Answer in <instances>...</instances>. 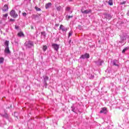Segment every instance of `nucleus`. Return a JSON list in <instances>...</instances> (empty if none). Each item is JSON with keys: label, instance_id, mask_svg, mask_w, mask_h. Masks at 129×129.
Wrapping results in <instances>:
<instances>
[{"label": "nucleus", "instance_id": "nucleus-1", "mask_svg": "<svg viewBox=\"0 0 129 129\" xmlns=\"http://www.w3.org/2000/svg\"><path fill=\"white\" fill-rule=\"evenodd\" d=\"M25 45L27 48H32V47L34 46V43H33V41H26Z\"/></svg>", "mask_w": 129, "mask_h": 129}, {"label": "nucleus", "instance_id": "nucleus-2", "mask_svg": "<svg viewBox=\"0 0 129 129\" xmlns=\"http://www.w3.org/2000/svg\"><path fill=\"white\" fill-rule=\"evenodd\" d=\"M59 31H61L62 33H66L68 31V29L63 25H60L59 26Z\"/></svg>", "mask_w": 129, "mask_h": 129}, {"label": "nucleus", "instance_id": "nucleus-3", "mask_svg": "<svg viewBox=\"0 0 129 129\" xmlns=\"http://www.w3.org/2000/svg\"><path fill=\"white\" fill-rule=\"evenodd\" d=\"M10 15L11 17H12L14 19H16V18L18 17V14H16L15 10H12L10 13Z\"/></svg>", "mask_w": 129, "mask_h": 129}, {"label": "nucleus", "instance_id": "nucleus-4", "mask_svg": "<svg viewBox=\"0 0 129 129\" xmlns=\"http://www.w3.org/2000/svg\"><path fill=\"white\" fill-rule=\"evenodd\" d=\"M52 47L55 51H58L59 50V45L55 43L52 44Z\"/></svg>", "mask_w": 129, "mask_h": 129}, {"label": "nucleus", "instance_id": "nucleus-5", "mask_svg": "<svg viewBox=\"0 0 129 129\" xmlns=\"http://www.w3.org/2000/svg\"><path fill=\"white\" fill-rule=\"evenodd\" d=\"M80 58V59H88V58H89V54L86 53L84 55H81Z\"/></svg>", "mask_w": 129, "mask_h": 129}, {"label": "nucleus", "instance_id": "nucleus-6", "mask_svg": "<svg viewBox=\"0 0 129 129\" xmlns=\"http://www.w3.org/2000/svg\"><path fill=\"white\" fill-rule=\"evenodd\" d=\"M119 63V62L118 61V60L116 59H114V60H113V65H114V66H117V67H118L119 66V65L118 64Z\"/></svg>", "mask_w": 129, "mask_h": 129}, {"label": "nucleus", "instance_id": "nucleus-7", "mask_svg": "<svg viewBox=\"0 0 129 129\" xmlns=\"http://www.w3.org/2000/svg\"><path fill=\"white\" fill-rule=\"evenodd\" d=\"M100 113H104V114L107 113V109H106V108H103L100 111Z\"/></svg>", "mask_w": 129, "mask_h": 129}, {"label": "nucleus", "instance_id": "nucleus-8", "mask_svg": "<svg viewBox=\"0 0 129 129\" xmlns=\"http://www.w3.org/2000/svg\"><path fill=\"white\" fill-rule=\"evenodd\" d=\"M81 13H82V14H89V13H91V10H86L83 11L82 10Z\"/></svg>", "mask_w": 129, "mask_h": 129}, {"label": "nucleus", "instance_id": "nucleus-9", "mask_svg": "<svg viewBox=\"0 0 129 129\" xmlns=\"http://www.w3.org/2000/svg\"><path fill=\"white\" fill-rule=\"evenodd\" d=\"M8 10H9V6H8V5H5L3 9V12H7V11H8Z\"/></svg>", "mask_w": 129, "mask_h": 129}, {"label": "nucleus", "instance_id": "nucleus-10", "mask_svg": "<svg viewBox=\"0 0 129 129\" xmlns=\"http://www.w3.org/2000/svg\"><path fill=\"white\" fill-rule=\"evenodd\" d=\"M97 65L101 66L102 63H103V60L101 59H99L96 62Z\"/></svg>", "mask_w": 129, "mask_h": 129}, {"label": "nucleus", "instance_id": "nucleus-11", "mask_svg": "<svg viewBox=\"0 0 129 129\" xmlns=\"http://www.w3.org/2000/svg\"><path fill=\"white\" fill-rule=\"evenodd\" d=\"M51 6H52V3H48L46 4L45 5V9H49V8L51 7Z\"/></svg>", "mask_w": 129, "mask_h": 129}, {"label": "nucleus", "instance_id": "nucleus-12", "mask_svg": "<svg viewBox=\"0 0 129 129\" xmlns=\"http://www.w3.org/2000/svg\"><path fill=\"white\" fill-rule=\"evenodd\" d=\"M5 53H7V54H10V48L9 47H6L5 50Z\"/></svg>", "mask_w": 129, "mask_h": 129}, {"label": "nucleus", "instance_id": "nucleus-13", "mask_svg": "<svg viewBox=\"0 0 129 129\" xmlns=\"http://www.w3.org/2000/svg\"><path fill=\"white\" fill-rule=\"evenodd\" d=\"M44 80V82L45 83V84H47V81H48V80H49V77L45 76L43 78Z\"/></svg>", "mask_w": 129, "mask_h": 129}, {"label": "nucleus", "instance_id": "nucleus-14", "mask_svg": "<svg viewBox=\"0 0 129 129\" xmlns=\"http://www.w3.org/2000/svg\"><path fill=\"white\" fill-rule=\"evenodd\" d=\"M18 35L19 37H24V33L22 32L18 33Z\"/></svg>", "mask_w": 129, "mask_h": 129}, {"label": "nucleus", "instance_id": "nucleus-15", "mask_svg": "<svg viewBox=\"0 0 129 129\" xmlns=\"http://www.w3.org/2000/svg\"><path fill=\"white\" fill-rule=\"evenodd\" d=\"M4 60H5V58H4V57H0V64L4 63Z\"/></svg>", "mask_w": 129, "mask_h": 129}, {"label": "nucleus", "instance_id": "nucleus-16", "mask_svg": "<svg viewBox=\"0 0 129 129\" xmlns=\"http://www.w3.org/2000/svg\"><path fill=\"white\" fill-rule=\"evenodd\" d=\"M73 34V32L72 31H71L69 33V38H70L71 36H72V34Z\"/></svg>", "mask_w": 129, "mask_h": 129}, {"label": "nucleus", "instance_id": "nucleus-17", "mask_svg": "<svg viewBox=\"0 0 129 129\" xmlns=\"http://www.w3.org/2000/svg\"><path fill=\"white\" fill-rule=\"evenodd\" d=\"M108 4L110 6H112L113 5L112 0H109Z\"/></svg>", "mask_w": 129, "mask_h": 129}, {"label": "nucleus", "instance_id": "nucleus-18", "mask_svg": "<svg viewBox=\"0 0 129 129\" xmlns=\"http://www.w3.org/2000/svg\"><path fill=\"white\" fill-rule=\"evenodd\" d=\"M5 46L6 47H9V41H6L5 42Z\"/></svg>", "mask_w": 129, "mask_h": 129}, {"label": "nucleus", "instance_id": "nucleus-19", "mask_svg": "<svg viewBox=\"0 0 129 129\" xmlns=\"http://www.w3.org/2000/svg\"><path fill=\"white\" fill-rule=\"evenodd\" d=\"M66 18H67V19H68V20H69V19H71V18H73V16L67 15Z\"/></svg>", "mask_w": 129, "mask_h": 129}, {"label": "nucleus", "instance_id": "nucleus-20", "mask_svg": "<svg viewBox=\"0 0 129 129\" xmlns=\"http://www.w3.org/2000/svg\"><path fill=\"white\" fill-rule=\"evenodd\" d=\"M47 46L44 45L43 47V51H46V50H47Z\"/></svg>", "mask_w": 129, "mask_h": 129}, {"label": "nucleus", "instance_id": "nucleus-21", "mask_svg": "<svg viewBox=\"0 0 129 129\" xmlns=\"http://www.w3.org/2000/svg\"><path fill=\"white\" fill-rule=\"evenodd\" d=\"M35 10H36V11H41V9L38 8L37 7H35Z\"/></svg>", "mask_w": 129, "mask_h": 129}, {"label": "nucleus", "instance_id": "nucleus-22", "mask_svg": "<svg viewBox=\"0 0 129 129\" xmlns=\"http://www.w3.org/2000/svg\"><path fill=\"white\" fill-rule=\"evenodd\" d=\"M125 4H126V2L124 1V2H121L120 3V5H125Z\"/></svg>", "mask_w": 129, "mask_h": 129}, {"label": "nucleus", "instance_id": "nucleus-23", "mask_svg": "<svg viewBox=\"0 0 129 129\" xmlns=\"http://www.w3.org/2000/svg\"><path fill=\"white\" fill-rule=\"evenodd\" d=\"M3 116H4V117H6V118H8V117H9V116L8 115V114H5Z\"/></svg>", "mask_w": 129, "mask_h": 129}, {"label": "nucleus", "instance_id": "nucleus-24", "mask_svg": "<svg viewBox=\"0 0 129 129\" xmlns=\"http://www.w3.org/2000/svg\"><path fill=\"white\" fill-rule=\"evenodd\" d=\"M3 17H4V18H7V17H8V14H6L3 15Z\"/></svg>", "mask_w": 129, "mask_h": 129}, {"label": "nucleus", "instance_id": "nucleus-25", "mask_svg": "<svg viewBox=\"0 0 129 129\" xmlns=\"http://www.w3.org/2000/svg\"><path fill=\"white\" fill-rule=\"evenodd\" d=\"M56 9L58 10V11H60V10H61V7H57L56 8Z\"/></svg>", "mask_w": 129, "mask_h": 129}, {"label": "nucleus", "instance_id": "nucleus-26", "mask_svg": "<svg viewBox=\"0 0 129 129\" xmlns=\"http://www.w3.org/2000/svg\"><path fill=\"white\" fill-rule=\"evenodd\" d=\"M41 35H42L43 36H46V34H45V32H41Z\"/></svg>", "mask_w": 129, "mask_h": 129}, {"label": "nucleus", "instance_id": "nucleus-27", "mask_svg": "<svg viewBox=\"0 0 129 129\" xmlns=\"http://www.w3.org/2000/svg\"><path fill=\"white\" fill-rule=\"evenodd\" d=\"M23 17H26L27 16V13H23Z\"/></svg>", "mask_w": 129, "mask_h": 129}, {"label": "nucleus", "instance_id": "nucleus-28", "mask_svg": "<svg viewBox=\"0 0 129 129\" xmlns=\"http://www.w3.org/2000/svg\"><path fill=\"white\" fill-rule=\"evenodd\" d=\"M66 11H70V7H67L66 8Z\"/></svg>", "mask_w": 129, "mask_h": 129}, {"label": "nucleus", "instance_id": "nucleus-29", "mask_svg": "<svg viewBox=\"0 0 129 129\" xmlns=\"http://www.w3.org/2000/svg\"><path fill=\"white\" fill-rule=\"evenodd\" d=\"M124 50L126 51L127 50H128V47H125V48H124Z\"/></svg>", "mask_w": 129, "mask_h": 129}, {"label": "nucleus", "instance_id": "nucleus-30", "mask_svg": "<svg viewBox=\"0 0 129 129\" xmlns=\"http://www.w3.org/2000/svg\"><path fill=\"white\" fill-rule=\"evenodd\" d=\"M124 50L126 51L127 50H128V47H125V48H124Z\"/></svg>", "mask_w": 129, "mask_h": 129}, {"label": "nucleus", "instance_id": "nucleus-31", "mask_svg": "<svg viewBox=\"0 0 129 129\" xmlns=\"http://www.w3.org/2000/svg\"><path fill=\"white\" fill-rule=\"evenodd\" d=\"M93 78H94V76H91V77H90V79H93Z\"/></svg>", "mask_w": 129, "mask_h": 129}, {"label": "nucleus", "instance_id": "nucleus-32", "mask_svg": "<svg viewBox=\"0 0 129 129\" xmlns=\"http://www.w3.org/2000/svg\"><path fill=\"white\" fill-rule=\"evenodd\" d=\"M15 29H16L17 30H18V29H19V26H15Z\"/></svg>", "mask_w": 129, "mask_h": 129}, {"label": "nucleus", "instance_id": "nucleus-33", "mask_svg": "<svg viewBox=\"0 0 129 129\" xmlns=\"http://www.w3.org/2000/svg\"><path fill=\"white\" fill-rule=\"evenodd\" d=\"M126 15L127 16H129V10L127 12Z\"/></svg>", "mask_w": 129, "mask_h": 129}, {"label": "nucleus", "instance_id": "nucleus-34", "mask_svg": "<svg viewBox=\"0 0 129 129\" xmlns=\"http://www.w3.org/2000/svg\"><path fill=\"white\" fill-rule=\"evenodd\" d=\"M125 50H124V49H123L122 53H125Z\"/></svg>", "mask_w": 129, "mask_h": 129}, {"label": "nucleus", "instance_id": "nucleus-35", "mask_svg": "<svg viewBox=\"0 0 129 129\" xmlns=\"http://www.w3.org/2000/svg\"><path fill=\"white\" fill-rule=\"evenodd\" d=\"M13 21H15V20L12 19H10V21H11V22H13Z\"/></svg>", "mask_w": 129, "mask_h": 129}, {"label": "nucleus", "instance_id": "nucleus-36", "mask_svg": "<svg viewBox=\"0 0 129 129\" xmlns=\"http://www.w3.org/2000/svg\"><path fill=\"white\" fill-rule=\"evenodd\" d=\"M30 2H31V0H29Z\"/></svg>", "mask_w": 129, "mask_h": 129}]
</instances>
